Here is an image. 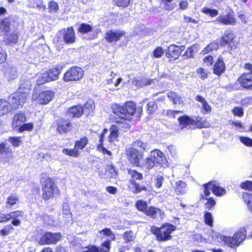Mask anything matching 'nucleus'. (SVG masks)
<instances>
[{"label":"nucleus","instance_id":"bb28decb","mask_svg":"<svg viewBox=\"0 0 252 252\" xmlns=\"http://www.w3.org/2000/svg\"><path fill=\"white\" fill-rule=\"evenodd\" d=\"M11 21L9 17H5L0 21V33L6 35L11 31Z\"/></svg>","mask_w":252,"mask_h":252},{"label":"nucleus","instance_id":"9d476101","mask_svg":"<svg viewBox=\"0 0 252 252\" xmlns=\"http://www.w3.org/2000/svg\"><path fill=\"white\" fill-rule=\"evenodd\" d=\"M236 35L231 30H226L219 38V44L221 47H226L228 51H231L236 49L238 42Z\"/></svg>","mask_w":252,"mask_h":252},{"label":"nucleus","instance_id":"c9c22d12","mask_svg":"<svg viewBox=\"0 0 252 252\" xmlns=\"http://www.w3.org/2000/svg\"><path fill=\"white\" fill-rule=\"evenodd\" d=\"M4 35L5 36L4 38V41L6 44H16L18 42V34L17 32H13L11 33H9Z\"/></svg>","mask_w":252,"mask_h":252},{"label":"nucleus","instance_id":"864d4df0","mask_svg":"<svg viewBox=\"0 0 252 252\" xmlns=\"http://www.w3.org/2000/svg\"><path fill=\"white\" fill-rule=\"evenodd\" d=\"M115 5L119 7L125 8L131 3V0H113Z\"/></svg>","mask_w":252,"mask_h":252},{"label":"nucleus","instance_id":"bf43d9fd","mask_svg":"<svg viewBox=\"0 0 252 252\" xmlns=\"http://www.w3.org/2000/svg\"><path fill=\"white\" fill-rule=\"evenodd\" d=\"M12 219L9 213H6L3 211L0 212V223H5Z\"/></svg>","mask_w":252,"mask_h":252},{"label":"nucleus","instance_id":"6e6552de","mask_svg":"<svg viewBox=\"0 0 252 252\" xmlns=\"http://www.w3.org/2000/svg\"><path fill=\"white\" fill-rule=\"evenodd\" d=\"M135 205L139 211L153 219H157L158 215L161 218L164 215V212L160 208L152 206L148 207L147 203L142 200H138Z\"/></svg>","mask_w":252,"mask_h":252},{"label":"nucleus","instance_id":"2f4dec72","mask_svg":"<svg viewBox=\"0 0 252 252\" xmlns=\"http://www.w3.org/2000/svg\"><path fill=\"white\" fill-rule=\"evenodd\" d=\"M119 127L115 125H112L110 127V134L108 136V141L110 143H113L117 140L119 137Z\"/></svg>","mask_w":252,"mask_h":252},{"label":"nucleus","instance_id":"a878e982","mask_svg":"<svg viewBox=\"0 0 252 252\" xmlns=\"http://www.w3.org/2000/svg\"><path fill=\"white\" fill-rule=\"evenodd\" d=\"M27 119L25 113L20 111L15 113L12 120L11 126L13 129H16L22 124L26 122Z\"/></svg>","mask_w":252,"mask_h":252},{"label":"nucleus","instance_id":"4468645a","mask_svg":"<svg viewBox=\"0 0 252 252\" xmlns=\"http://www.w3.org/2000/svg\"><path fill=\"white\" fill-rule=\"evenodd\" d=\"M204 194L206 196H209L211 193L210 190L214 195L217 196H221L225 194V189L219 186V183L216 180H212L202 185Z\"/></svg>","mask_w":252,"mask_h":252},{"label":"nucleus","instance_id":"49530a36","mask_svg":"<svg viewBox=\"0 0 252 252\" xmlns=\"http://www.w3.org/2000/svg\"><path fill=\"white\" fill-rule=\"evenodd\" d=\"M204 222L205 224L210 227L213 226V218L211 213L206 211L204 215Z\"/></svg>","mask_w":252,"mask_h":252},{"label":"nucleus","instance_id":"7c9ffc66","mask_svg":"<svg viewBox=\"0 0 252 252\" xmlns=\"http://www.w3.org/2000/svg\"><path fill=\"white\" fill-rule=\"evenodd\" d=\"M9 214H10V216H12V224L14 226H19L21 224V221L18 218H23L24 214V212L22 210H16L11 212Z\"/></svg>","mask_w":252,"mask_h":252},{"label":"nucleus","instance_id":"ea45409f","mask_svg":"<svg viewBox=\"0 0 252 252\" xmlns=\"http://www.w3.org/2000/svg\"><path fill=\"white\" fill-rule=\"evenodd\" d=\"M93 30V28L92 25L86 23H82L80 24L78 28L77 32L78 33L84 34L90 32H92Z\"/></svg>","mask_w":252,"mask_h":252},{"label":"nucleus","instance_id":"5fc2aeb1","mask_svg":"<svg viewBox=\"0 0 252 252\" xmlns=\"http://www.w3.org/2000/svg\"><path fill=\"white\" fill-rule=\"evenodd\" d=\"M8 141L15 147H19L22 143L21 136H11L8 138Z\"/></svg>","mask_w":252,"mask_h":252},{"label":"nucleus","instance_id":"72a5a7b5","mask_svg":"<svg viewBox=\"0 0 252 252\" xmlns=\"http://www.w3.org/2000/svg\"><path fill=\"white\" fill-rule=\"evenodd\" d=\"M19 202V196L15 193H12L6 198L5 206L7 208H11L12 206L18 204Z\"/></svg>","mask_w":252,"mask_h":252},{"label":"nucleus","instance_id":"393cba45","mask_svg":"<svg viewBox=\"0 0 252 252\" xmlns=\"http://www.w3.org/2000/svg\"><path fill=\"white\" fill-rule=\"evenodd\" d=\"M150 156L152 157L156 163H157L162 167L167 166L168 161L164 153L158 149H154L151 152Z\"/></svg>","mask_w":252,"mask_h":252},{"label":"nucleus","instance_id":"5701e85b","mask_svg":"<svg viewBox=\"0 0 252 252\" xmlns=\"http://www.w3.org/2000/svg\"><path fill=\"white\" fill-rule=\"evenodd\" d=\"M63 32V38L65 43L73 44L76 41V35L73 26L64 28L62 30Z\"/></svg>","mask_w":252,"mask_h":252},{"label":"nucleus","instance_id":"0e129e2a","mask_svg":"<svg viewBox=\"0 0 252 252\" xmlns=\"http://www.w3.org/2000/svg\"><path fill=\"white\" fill-rule=\"evenodd\" d=\"M48 9L50 12H56L59 10V5L57 2L54 0H51L48 3Z\"/></svg>","mask_w":252,"mask_h":252},{"label":"nucleus","instance_id":"37998d69","mask_svg":"<svg viewBox=\"0 0 252 252\" xmlns=\"http://www.w3.org/2000/svg\"><path fill=\"white\" fill-rule=\"evenodd\" d=\"M167 96L174 104H181L183 103V101L182 100L181 96L174 92H169Z\"/></svg>","mask_w":252,"mask_h":252},{"label":"nucleus","instance_id":"c03bdc74","mask_svg":"<svg viewBox=\"0 0 252 252\" xmlns=\"http://www.w3.org/2000/svg\"><path fill=\"white\" fill-rule=\"evenodd\" d=\"M187 187L186 182L182 181H179L176 183L175 191L177 195L183 194L185 192V189Z\"/></svg>","mask_w":252,"mask_h":252},{"label":"nucleus","instance_id":"423d86ee","mask_svg":"<svg viewBox=\"0 0 252 252\" xmlns=\"http://www.w3.org/2000/svg\"><path fill=\"white\" fill-rule=\"evenodd\" d=\"M127 172L130 178L128 180V183L132 189V192L134 194L140 193L142 191L147 192L148 191V188L138 182L144 179V176L142 173L139 172L136 169L132 168H127Z\"/></svg>","mask_w":252,"mask_h":252},{"label":"nucleus","instance_id":"774afa93","mask_svg":"<svg viewBox=\"0 0 252 252\" xmlns=\"http://www.w3.org/2000/svg\"><path fill=\"white\" fill-rule=\"evenodd\" d=\"M7 55L6 51L0 47V63L5 62L7 60Z\"/></svg>","mask_w":252,"mask_h":252},{"label":"nucleus","instance_id":"69168bd1","mask_svg":"<svg viewBox=\"0 0 252 252\" xmlns=\"http://www.w3.org/2000/svg\"><path fill=\"white\" fill-rule=\"evenodd\" d=\"M203 62L206 66H211L214 63V58L211 55H208L203 59Z\"/></svg>","mask_w":252,"mask_h":252},{"label":"nucleus","instance_id":"13d9d810","mask_svg":"<svg viewBox=\"0 0 252 252\" xmlns=\"http://www.w3.org/2000/svg\"><path fill=\"white\" fill-rule=\"evenodd\" d=\"M13 229L14 228L11 224H7L0 230V234L2 236L8 235Z\"/></svg>","mask_w":252,"mask_h":252},{"label":"nucleus","instance_id":"6ab92c4d","mask_svg":"<svg viewBox=\"0 0 252 252\" xmlns=\"http://www.w3.org/2000/svg\"><path fill=\"white\" fill-rule=\"evenodd\" d=\"M55 92L51 90L41 91L35 98L36 102L40 105H46L52 100Z\"/></svg>","mask_w":252,"mask_h":252},{"label":"nucleus","instance_id":"338daca9","mask_svg":"<svg viewBox=\"0 0 252 252\" xmlns=\"http://www.w3.org/2000/svg\"><path fill=\"white\" fill-rule=\"evenodd\" d=\"M240 141L246 146L252 147V139L245 136H241L240 138Z\"/></svg>","mask_w":252,"mask_h":252},{"label":"nucleus","instance_id":"f8f14e48","mask_svg":"<svg viewBox=\"0 0 252 252\" xmlns=\"http://www.w3.org/2000/svg\"><path fill=\"white\" fill-rule=\"evenodd\" d=\"M84 73V70L81 67L76 65L72 66L64 73L63 80L67 83L77 82L83 78Z\"/></svg>","mask_w":252,"mask_h":252},{"label":"nucleus","instance_id":"9b49d317","mask_svg":"<svg viewBox=\"0 0 252 252\" xmlns=\"http://www.w3.org/2000/svg\"><path fill=\"white\" fill-rule=\"evenodd\" d=\"M247 235L246 230L242 229L235 232L232 237L223 236L222 240L224 244L231 248H236L242 243L246 238Z\"/></svg>","mask_w":252,"mask_h":252},{"label":"nucleus","instance_id":"c85d7f7f","mask_svg":"<svg viewBox=\"0 0 252 252\" xmlns=\"http://www.w3.org/2000/svg\"><path fill=\"white\" fill-rule=\"evenodd\" d=\"M195 100L198 102L201 103L202 108L201 112L203 114H207L210 113L212 111L211 106L207 100L200 95H197L195 98Z\"/></svg>","mask_w":252,"mask_h":252},{"label":"nucleus","instance_id":"a19ab883","mask_svg":"<svg viewBox=\"0 0 252 252\" xmlns=\"http://www.w3.org/2000/svg\"><path fill=\"white\" fill-rule=\"evenodd\" d=\"M207 196H206L204 194H201L200 196V199L207 200V202L204 204V206L205 208L211 210L215 206L216 202L213 197H209L207 198Z\"/></svg>","mask_w":252,"mask_h":252},{"label":"nucleus","instance_id":"e2e57ef3","mask_svg":"<svg viewBox=\"0 0 252 252\" xmlns=\"http://www.w3.org/2000/svg\"><path fill=\"white\" fill-rule=\"evenodd\" d=\"M231 111L234 116L239 117H243L244 114L243 108L240 106H235L233 107Z\"/></svg>","mask_w":252,"mask_h":252},{"label":"nucleus","instance_id":"473e14b6","mask_svg":"<svg viewBox=\"0 0 252 252\" xmlns=\"http://www.w3.org/2000/svg\"><path fill=\"white\" fill-rule=\"evenodd\" d=\"M220 46L219 41L214 40L208 44L202 50V52L204 54H208L212 52L217 51Z\"/></svg>","mask_w":252,"mask_h":252},{"label":"nucleus","instance_id":"3c124183","mask_svg":"<svg viewBox=\"0 0 252 252\" xmlns=\"http://www.w3.org/2000/svg\"><path fill=\"white\" fill-rule=\"evenodd\" d=\"M144 165L146 169L151 170L155 166L156 161L155 159L150 156V157H147L145 159Z\"/></svg>","mask_w":252,"mask_h":252},{"label":"nucleus","instance_id":"b1692460","mask_svg":"<svg viewBox=\"0 0 252 252\" xmlns=\"http://www.w3.org/2000/svg\"><path fill=\"white\" fill-rule=\"evenodd\" d=\"M63 67L64 66L62 64L59 63L45 71L51 82L59 79Z\"/></svg>","mask_w":252,"mask_h":252},{"label":"nucleus","instance_id":"09e8293b","mask_svg":"<svg viewBox=\"0 0 252 252\" xmlns=\"http://www.w3.org/2000/svg\"><path fill=\"white\" fill-rule=\"evenodd\" d=\"M243 198L248 205L249 210L252 213V194L247 192L243 193Z\"/></svg>","mask_w":252,"mask_h":252},{"label":"nucleus","instance_id":"f3484780","mask_svg":"<svg viewBox=\"0 0 252 252\" xmlns=\"http://www.w3.org/2000/svg\"><path fill=\"white\" fill-rule=\"evenodd\" d=\"M185 50V45H177L174 44H170L166 50V57L170 62H174L179 58L182 53Z\"/></svg>","mask_w":252,"mask_h":252},{"label":"nucleus","instance_id":"79ce46f5","mask_svg":"<svg viewBox=\"0 0 252 252\" xmlns=\"http://www.w3.org/2000/svg\"><path fill=\"white\" fill-rule=\"evenodd\" d=\"M50 82L51 81L49 79L47 75V73H46L45 71L43 73L39 74V75L38 76L36 80V85L37 86H40Z\"/></svg>","mask_w":252,"mask_h":252},{"label":"nucleus","instance_id":"8fccbe9b","mask_svg":"<svg viewBox=\"0 0 252 252\" xmlns=\"http://www.w3.org/2000/svg\"><path fill=\"white\" fill-rule=\"evenodd\" d=\"M158 109V105L155 101H150L147 104V111L149 115H153Z\"/></svg>","mask_w":252,"mask_h":252},{"label":"nucleus","instance_id":"603ef678","mask_svg":"<svg viewBox=\"0 0 252 252\" xmlns=\"http://www.w3.org/2000/svg\"><path fill=\"white\" fill-rule=\"evenodd\" d=\"M201 12L206 15L210 16L211 17H215L219 14V11L216 9H211L206 7H203L201 9Z\"/></svg>","mask_w":252,"mask_h":252},{"label":"nucleus","instance_id":"ddd939ff","mask_svg":"<svg viewBox=\"0 0 252 252\" xmlns=\"http://www.w3.org/2000/svg\"><path fill=\"white\" fill-rule=\"evenodd\" d=\"M56 131L60 134H65L70 132L74 126L71 119L60 117L55 121Z\"/></svg>","mask_w":252,"mask_h":252},{"label":"nucleus","instance_id":"e433bc0d","mask_svg":"<svg viewBox=\"0 0 252 252\" xmlns=\"http://www.w3.org/2000/svg\"><path fill=\"white\" fill-rule=\"evenodd\" d=\"M104 140V136L100 134L99 136V144L96 146L97 151L101 152L103 155L107 154L108 156H111L112 155V152L110 151L107 150L103 146V142Z\"/></svg>","mask_w":252,"mask_h":252},{"label":"nucleus","instance_id":"1a4fd4ad","mask_svg":"<svg viewBox=\"0 0 252 252\" xmlns=\"http://www.w3.org/2000/svg\"><path fill=\"white\" fill-rule=\"evenodd\" d=\"M89 138L83 136L74 142L73 149L64 148L62 150L63 154L73 158H78L80 156V151L83 150L89 144Z\"/></svg>","mask_w":252,"mask_h":252},{"label":"nucleus","instance_id":"412c9836","mask_svg":"<svg viewBox=\"0 0 252 252\" xmlns=\"http://www.w3.org/2000/svg\"><path fill=\"white\" fill-rule=\"evenodd\" d=\"M13 152L9 146H7L4 142L0 143V163H9L13 158Z\"/></svg>","mask_w":252,"mask_h":252},{"label":"nucleus","instance_id":"7ed1b4c3","mask_svg":"<svg viewBox=\"0 0 252 252\" xmlns=\"http://www.w3.org/2000/svg\"><path fill=\"white\" fill-rule=\"evenodd\" d=\"M145 149V144L141 141L137 140L133 142L130 146L126 150V157L129 163L133 166H141Z\"/></svg>","mask_w":252,"mask_h":252},{"label":"nucleus","instance_id":"4d7b16f0","mask_svg":"<svg viewBox=\"0 0 252 252\" xmlns=\"http://www.w3.org/2000/svg\"><path fill=\"white\" fill-rule=\"evenodd\" d=\"M194 51L192 46H190L185 51L182 57L184 59L193 58L194 56Z\"/></svg>","mask_w":252,"mask_h":252},{"label":"nucleus","instance_id":"c756f323","mask_svg":"<svg viewBox=\"0 0 252 252\" xmlns=\"http://www.w3.org/2000/svg\"><path fill=\"white\" fill-rule=\"evenodd\" d=\"M67 112L73 118H80L84 114L82 106L80 105L70 107L68 109Z\"/></svg>","mask_w":252,"mask_h":252},{"label":"nucleus","instance_id":"f257e3e1","mask_svg":"<svg viewBox=\"0 0 252 252\" xmlns=\"http://www.w3.org/2000/svg\"><path fill=\"white\" fill-rule=\"evenodd\" d=\"M111 109L114 114L112 118L113 122L124 131L129 129L131 126L128 122L132 121V117L136 113V103L132 100H127L123 105L114 103L111 106Z\"/></svg>","mask_w":252,"mask_h":252},{"label":"nucleus","instance_id":"4c0bfd02","mask_svg":"<svg viewBox=\"0 0 252 252\" xmlns=\"http://www.w3.org/2000/svg\"><path fill=\"white\" fill-rule=\"evenodd\" d=\"M111 241L106 240L100 244V247L95 246L96 252H110L111 249Z\"/></svg>","mask_w":252,"mask_h":252},{"label":"nucleus","instance_id":"2eb2a0df","mask_svg":"<svg viewBox=\"0 0 252 252\" xmlns=\"http://www.w3.org/2000/svg\"><path fill=\"white\" fill-rule=\"evenodd\" d=\"M10 104L14 109L23 107L27 99V94L17 91L13 93L9 97Z\"/></svg>","mask_w":252,"mask_h":252},{"label":"nucleus","instance_id":"39448f33","mask_svg":"<svg viewBox=\"0 0 252 252\" xmlns=\"http://www.w3.org/2000/svg\"><path fill=\"white\" fill-rule=\"evenodd\" d=\"M177 230V226L172 223L165 222L160 227L153 225L150 228L151 233L154 235L158 242L171 240L173 237L172 233Z\"/></svg>","mask_w":252,"mask_h":252},{"label":"nucleus","instance_id":"20e7f679","mask_svg":"<svg viewBox=\"0 0 252 252\" xmlns=\"http://www.w3.org/2000/svg\"><path fill=\"white\" fill-rule=\"evenodd\" d=\"M179 125L182 129L189 128L191 129L208 128L210 126V123L207 119L197 116L194 118L187 115L181 116L178 118Z\"/></svg>","mask_w":252,"mask_h":252},{"label":"nucleus","instance_id":"58836bf2","mask_svg":"<svg viewBox=\"0 0 252 252\" xmlns=\"http://www.w3.org/2000/svg\"><path fill=\"white\" fill-rule=\"evenodd\" d=\"M9 102L5 99L0 98V117L8 113Z\"/></svg>","mask_w":252,"mask_h":252},{"label":"nucleus","instance_id":"a211bd4d","mask_svg":"<svg viewBox=\"0 0 252 252\" xmlns=\"http://www.w3.org/2000/svg\"><path fill=\"white\" fill-rule=\"evenodd\" d=\"M215 22L222 25L234 26L237 24V20L234 11L231 9L225 15H220L215 19Z\"/></svg>","mask_w":252,"mask_h":252},{"label":"nucleus","instance_id":"f03ea898","mask_svg":"<svg viewBox=\"0 0 252 252\" xmlns=\"http://www.w3.org/2000/svg\"><path fill=\"white\" fill-rule=\"evenodd\" d=\"M41 188V198L45 202L60 196V190L54 178L50 177L46 172L42 173L39 179Z\"/></svg>","mask_w":252,"mask_h":252},{"label":"nucleus","instance_id":"0eeeda50","mask_svg":"<svg viewBox=\"0 0 252 252\" xmlns=\"http://www.w3.org/2000/svg\"><path fill=\"white\" fill-rule=\"evenodd\" d=\"M243 69L245 71L238 76L236 83L242 89L252 91V64L250 63H245Z\"/></svg>","mask_w":252,"mask_h":252},{"label":"nucleus","instance_id":"a18cd8bd","mask_svg":"<svg viewBox=\"0 0 252 252\" xmlns=\"http://www.w3.org/2000/svg\"><path fill=\"white\" fill-rule=\"evenodd\" d=\"M99 233H102L104 236L109 237L110 238V240L111 241H114L116 240V235L110 228H104L101 230L99 231Z\"/></svg>","mask_w":252,"mask_h":252},{"label":"nucleus","instance_id":"cd10ccee","mask_svg":"<svg viewBox=\"0 0 252 252\" xmlns=\"http://www.w3.org/2000/svg\"><path fill=\"white\" fill-rule=\"evenodd\" d=\"M82 108L83 113L86 114V116H93L95 110L94 101L92 99H89L82 106Z\"/></svg>","mask_w":252,"mask_h":252},{"label":"nucleus","instance_id":"680f3d73","mask_svg":"<svg viewBox=\"0 0 252 252\" xmlns=\"http://www.w3.org/2000/svg\"><path fill=\"white\" fill-rule=\"evenodd\" d=\"M240 187L243 189L252 191V181L247 180L243 182L240 184Z\"/></svg>","mask_w":252,"mask_h":252},{"label":"nucleus","instance_id":"dca6fc26","mask_svg":"<svg viewBox=\"0 0 252 252\" xmlns=\"http://www.w3.org/2000/svg\"><path fill=\"white\" fill-rule=\"evenodd\" d=\"M62 237L60 232H45L41 235L38 244L40 245H55L61 240Z\"/></svg>","mask_w":252,"mask_h":252},{"label":"nucleus","instance_id":"4be33fe9","mask_svg":"<svg viewBox=\"0 0 252 252\" xmlns=\"http://www.w3.org/2000/svg\"><path fill=\"white\" fill-rule=\"evenodd\" d=\"M226 65L221 56H219L213 64V72L217 76H220L226 70Z\"/></svg>","mask_w":252,"mask_h":252},{"label":"nucleus","instance_id":"aec40b11","mask_svg":"<svg viewBox=\"0 0 252 252\" xmlns=\"http://www.w3.org/2000/svg\"><path fill=\"white\" fill-rule=\"evenodd\" d=\"M126 34L124 31L110 30L105 33L104 38L107 43H116Z\"/></svg>","mask_w":252,"mask_h":252},{"label":"nucleus","instance_id":"de8ad7c7","mask_svg":"<svg viewBox=\"0 0 252 252\" xmlns=\"http://www.w3.org/2000/svg\"><path fill=\"white\" fill-rule=\"evenodd\" d=\"M33 128V124L32 123H23L16 129L19 132L25 131H32Z\"/></svg>","mask_w":252,"mask_h":252},{"label":"nucleus","instance_id":"6e6d98bb","mask_svg":"<svg viewBox=\"0 0 252 252\" xmlns=\"http://www.w3.org/2000/svg\"><path fill=\"white\" fill-rule=\"evenodd\" d=\"M196 72L202 80H205L208 77V71L202 67L198 68Z\"/></svg>","mask_w":252,"mask_h":252},{"label":"nucleus","instance_id":"052dcab7","mask_svg":"<svg viewBox=\"0 0 252 252\" xmlns=\"http://www.w3.org/2000/svg\"><path fill=\"white\" fill-rule=\"evenodd\" d=\"M164 54V50L162 47L158 46L153 51V56L155 58H161Z\"/></svg>","mask_w":252,"mask_h":252},{"label":"nucleus","instance_id":"f704fd0d","mask_svg":"<svg viewBox=\"0 0 252 252\" xmlns=\"http://www.w3.org/2000/svg\"><path fill=\"white\" fill-rule=\"evenodd\" d=\"M136 237V233L131 230L125 231L122 235V238L124 240L125 244L134 242Z\"/></svg>","mask_w":252,"mask_h":252}]
</instances>
